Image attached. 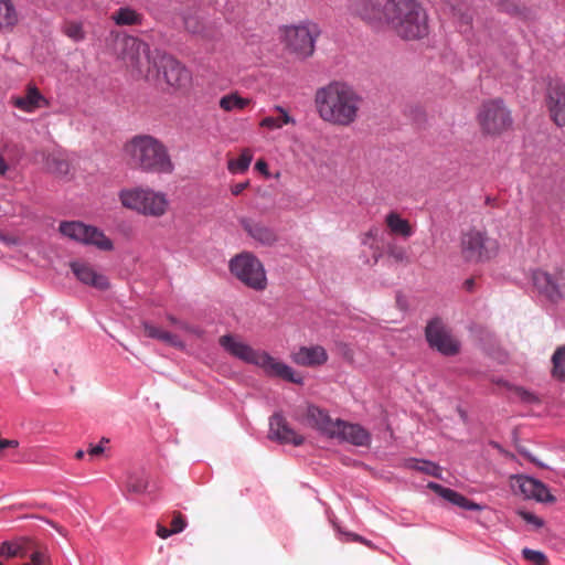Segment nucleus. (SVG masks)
<instances>
[{
    "instance_id": "obj_24",
    "label": "nucleus",
    "mask_w": 565,
    "mask_h": 565,
    "mask_svg": "<svg viewBox=\"0 0 565 565\" xmlns=\"http://www.w3.org/2000/svg\"><path fill=\"white\" fill-rule=\"evenodd\" d=\"M241 223L247 234L262 244L271 245L277 239L276 233L262 222H257L250 218H243Z\"/></svg>"
},
{
    "instance_id": "obj_6",
    "label": "nucleus",
    "mask_w": 565,
    "mask_h": 565,
    "mask_svg": "<svg viewBox=\"0 0 565 565\" xmlns=\"http://www.w3.org/2000/svg\"><path fill=\"white\" fill-rule=\"evenodd\" d=\"M118 200L125 209L152 217L166 214L169 205L164 193L143 186L120 190Z\"/></svg>"
},
{
    "instance_id": "obj_14",
    "label": "nucleus",
    "mask_w": 565,
    "mask_h": 565,
    "mask_svg": "<svg viewBox=\"0 0 565 565\" xmlns=\"http://www.w3.org/2000/svg\"><path fill=\"white\" fill-rule=\"evenodd\" d=\"M427 342L430 348L444 355H455L459 352V342L440 319H433L425 329Z\"/></svg>"
},
{
    "instance_id": "obj_2",
    "label": "nucleus",
    "mask_w": 565,
    "mask_h": 565,
    "mask_svg": "<svg viewBox=\"0 0 565 565\" xmlns=\"http://www.w3.org/2000/svg\"><path fill=\"white\" fill-rule=\"evenodd\" d=\"M127 163L142 172L170 174L174 170L166 145L151 135H136L124 146Z\"/></svg>"
},
{
    "instance_id": "obj_4",
    "label": "nucleus",
    "mask_w": 565,
    "mask_h": 565,
    "mask_svg": "<svg viewBox=\"0 0 565 565\" xmlns=\"http://www.w3.org/2000/svg\"><path fill=\"white\" fill-rule=\"evenodd\" d=\"M218 342L230 354L244 362L262 367L269 376H277L295 384H302L303 382V379L295 374L292 369L287 364L276 360L265 351L254 350L252 347L236 340L231 334L222 335Z\"/></svg>"
},
{
    "instance_id": "obj_37",
    "label": "nucleus",
    "mask_w": 565,
    "mask_h": 565,
    "mask_svg": "<svg viewBox=\"0 0 565 565\" xmlns=\"http://www.w3.org/2000/svg\"><path fill=\"white\" fill-rule=\"evenodd\" d=\"M405 466L409 469L418 470L436 478L440 477V467L430 461L408 459L405 462Z\"/></svg>"
},
{
    "instance_id": "obj_34",
    "label": "nucleus",
    "mask_w": 565,
    "mask_h": 565,
    "mask_svg": "<svg viewBox=\"0 0 565 565\" xmlns=\"http://www.w3.org/2000/svg\"><path fill=\"white\" fill-rule=\"evenodd\" d=\"M19 17L12 0H3L0 4V29H12Z\"/></svg>"
},
{
    "instance_id": "obj_16",
    "label": "nucleus",
    "mask_w": 565,
    "mask_h": 565,
    "mask_svg": "<svg viewBox=\"0 0 565 565\" xmlns=\"http://www.w3.org/2000/svg\"><path fill=\"white\" fill-rule=\"evenodd\" d=\"M331 438H337L358 447H369L371 444V434L367 429L359 424H352L341 419H335L334 434Z\"/></svg>"
},
{
    "instance_id": "obj_7",
    "label": "nucleus",
    "mask_w": 565,
    "mask_h": 565,
    "mask_svg": "<svg viewBox=\"0 0 565 565\" xmlns=\"http://www.w3.org/2000/svg\"><path fill=\"white\" fill-rule=\"evenodd\" d=\"M459 247L465 262L479 264L495 257L500 245L486 228L471 226L461 232Z\"/></svg>"
},
{
    "instance_id": "obj_15",
    "label": "nucleus",
    "mask_w": 565,
    "mask_h": 565,
    "mask_svg": "<svg viewBox=\"0 0 565 565\" xmlns=\"http://www.w3.org/2000/svg\"><path fill=\"white\" fill-rule=\"evenodd\" d=\"M348 12L373 28L384 26L385 3L382 0H349Z\"/></svg>"
},
{
    "instance_id": "obj_21",
    "label": "nucleus",
    "mask_w": 565,
    "mask_h": 565,
    "mask_svg": "<svg viewBox=\"0 0 565 565\" xmlns=\"http://www.w3.org/2000/svg\"><path fill=\"white\" fill-rule=\"evenodd\" d=\"M306 424L330 438L334 434L335 420L326 411L315 405L307 407Z\"/></svg>"
},
{
    "instance_id": "obj_18",
    "label": "nucleus",
    "mask_w": 565,
    "mask_h": 565,
    "mask_svg": "<svg viewBox=\"0 0 565 565\" xmlns=\"http://www.w3.org/2000/svg\"><path fill=\"white\" fill-rule=\"evenodd\" d=\"M269 436L281 444H292L294 446H300L305 441V438L297 434L280 414H274L270 417Z\"/></svg>"
},
{
    "instance_id": "obj_5",
    "label": "nucleus",
    "mask_w": 565,
    "mask_h": 565,
    "mask_svg": "<svg viewBox=\"0 0 565 565\" xmlns=\"http://www.w3.org/2000/svg\"><path fill=\"white\" fill-rule=\"evenodd\" d=\"M320 34L321 29L318 23L310 20L279 28V41L284 49L300 60L313 55Z\"/></svg>"
},
{
    "instance_id": "obj_63",
    "label": "nucleus",
    "mask_w": 565,
    "mask_h": 565,
    "mask_svg": "<svg viewBox=\"0 0 565 565\" xmlns=\"http://www.w3.org/2000/svg\"><path fill=\"white\" fill-rule=\"evenodd\" d=\"M564 478H565V473H564Z\"/></svg>"
},
{
    "instance_id": "obj_19",
    "label": "nucleus",
    "mask_w": 565,
    "mask_h": 565,
    "mask_svg": "<svg viewBox=\"0 0 565 565\" xmlns=\"http://www.w3.org/2000/svg\"><path fill=\"white\" fill-rule=\"evenodd\" d=\"M71 268L76 278L85 285L92 286L98 290H105L109 287L107 277L95 271L89 264L73 262L71 263Z\"/></svg>"
},
{
    "instance_id": "obj_61",
    "label": "nucleus",
    "mask_w": 565,
    "mask_h": 565,
    "mask_svg": "<svg viewBox=\"0 0 565 565\" xmlns=\"http://www.w3.org/2000/svg\"><path fill=\"white\" fill-rule=\"evenodd\" d=\"M3 3V0H0V4Z\"/></svg>"
},
{
    "instance_id": "obj_31",
    "label": "nucleus",
    "mask_w": 565,
    "mask_h": 565,
    "mask_svg": "<svg viewBox=\"0 0 565 565\" xmlns=\"http://www.w3.org/2000/svg\"><path fill=\"white\" fill-rule=\"evenodd\" d=\"M143 331L145 334L152 339H158L160 341H163L174 348H183V342L177 337L175 334L164 331L149 322H143Z\"/></svg>"
},
{
    "instance_id": "obj_12",
    "label": "nucleus",
    "mask_w": 565,
    "mask_h": 565,
    "mask_svg": "<svg viewBox=\"0 0 565 565\" xmlns=\"http://www.w3.org/2000/svg\"><path fill=\"white\" fill-rule=\"evenodd\" d=\"M533 286L540 295L553 303L565 300V271L548 273L542 269L533 271Z\"/></svg>"
},
{
    "instance_id": "obj_56",
    "label": "nucleus",
    "mask_w": 565,
    "mask_h": 565,
    "mask_svg": "<svg viewBox=\"0 0 565 565\" xmlns=\"http://www.w3.org/2000/svg\"><path fill=\"white\" fill-rule=\"evenodd\" d=\"M189 332H191V333H193V334H195L198 337H200L201 333H202V331L200 329L193 328V327L190 328Z\"/></svg>"
},
{
    "instance_id": "obj_13",
    "label": "nucleus",
    "mask_w": 565,
    "mask_h": 565,
    "mask_svg": "<svg viewBox=\"0 0 565 565\" xmlns=\"http://www.w3.org/2000/svg\"><path fill=\"white\" fill-rule=\"evenodd\" d=\"M60 232L74 241L94 245L103 250H110L113 248L111 241L102 231L82 222H62L60 224Z\"/></svg>"
},
{
    "instance_id": "obj_47",
    "label": "nucleus",
    "mask_w": 565,
    "mask_h": 565,
    "mask_svg": "<svg viewBox=\"0 0 565 565\" xmlns=\"http://www.w3.org/2000/svg\"><path fill=\"white\" fill-rule=\"evenodd\" d=\"M249 185V182H239L231 188V192L233 195H239L247 186Z\"/></svg>"
},
{
    "instance_id": "obj_27",
    "label": "nucleus",
    "mask_w": 565,
    "mask_h": 565,
    "mask_svg": "<svg viewBox=\"0 0 565 565\" xmlns=\"http://www.w3.org/2000/svg\"><path fill=\"white\" fill-rule=\"evenodd\" d=\"M35 545L39 544L26 537L6 541L0 546V556L7 558L25 557L31 548H35Z\"/></svg>"
},
{
    "instance_id": "obj_26",
    "label": "nucleus",
    "mask_w": 565,
    "mask_h": 565,
    "mask_svg": "<svg viewBox=\"0 0 565 565\" xmlns=\"http://www.w3.org/2000/svg\"><path fill=\"white\" fill-rule=\"evenodd\" d=\"M184 28L188 32L200 36L205 41H217L220 32L213 26L207 25L195 15H188L184 19Z\"/></svg>"
},
{
    "instance_id": "obj_42",
    "label": "nucleus",
    "mask_w": 565,
    "mask_h": 565,
    "mask_svg": "<svg viewBox=\"0 0 565 565\" xmlns=\"http://www.w3.org/2000/svg\"><path fill=\"white\" fill-rule=\"evenodd\" d=\"M387 254L397 263H408V256L404 247L395 244L387 246Z\"/></svg>"
},
{
    "instance_id": "obj_1",
    "label": "nucleus",
    "mask_w": 565,
    "mask_h": 565,
    "mask_svg": "<svg viewBox=\"0 0 565 565\" xmlns=\"http://www.w3.org/2000/svg\"><path fill=\"white\" fill-rule=\"evenodd\" d=\"M315 105L322 121L347 128L358 120L363 98L350 84L332 81L317 89Z\"/></svg>"
},
{
    "instance_id": "obj_41",
    "label": "nucleus",
    "mask_w": 565,
    "mask_h": 565,
    "mask_svg": "<svg viewBox=\"0 0 565 565\" xmlns=\"http://www.w3.org/2000/svg\"><path fill=\"white\" fill-rule=\"evenodd\" d=\"M64 33L71 40L75 42L83 41L85 39V32L83 25L78 22H67L64 25Z\"/></svg>"
},
{
    "instance_id": "obj_43",
    "label": "nucleus",
    "mask_w": 565,
    "mask_h": 565,
    "mask_svg": "<svg viewBox=\"0 0 565 565\" xmlns=\"http://www.w3.org/2000/svg\"><path fill=\"white\" fill-rule=\"evenodd\" d=\"M186 526V521L181 512L172 513L171 530L174 534L182 532Z\"/></svg>"
},
{
    "instance_id": "obj_17",
    "label": "nucleus",
    "mask_w": 565,
    "mask_h": 565,
    "mask_svg": "<svg viewBox=\"0 0 565 565\" xmlns=\"http://www.w3.org/2000/svg\"><path fill=\"white\" fill-rule=\"evenodd\" d=\"M513 488L519 490L526 499H534L539 502L555 501V497L551 494L543 482L527 476L515 477Z\"/></svg>"
},
{
    "instance_id": "obj_22",
    "label": "nucleus",
    "mask_w": 565,
    "mask_h": 565,
    "mask_svg": "<svg viewBox=\"0 0 565 565\" xmlns=\"http://www.w3.org/2000/svg\"><path fill=\"white\" fill-rule=\"evenodd\" d=\"M292 361L301 366H318L322 365L328 360V353L321 345L300 347L298 351L292 353Z\"/></svg>"
},
{
    "instance_id": "obj_46",
    "label": "nucleus",
    "mask_w": 565,
    "mask_h": 565,
    "mask_svg": "<svg viewBox=\"0 0 565 565\" xmlns=\"http://www.w3.org/2000/svg\"><path fill=\"white\" fill-rule=\"evenodd\" d=\"M157 535L161 539H168L169 536H171L172 534H174L172 532L171 529H167L164 525H162L161 523H158L157 524V531H156Z\"/></svg>"
},
{
    "instance_id": "obj_35",
    "label": "nucleus",
    "mask_w": 565,
    "mask_h": 565,
    "mask_svg": "<svg viewBox=\"0 0 565 565\" xmlns=\"http://www.w3.org/2000/svg\"><path fill=\"white\" fill-rule=\"evenodd\" d=\"M250 103L252 100L249 98H244L237 93H231L221 97L218 104L224 111H233L243 110L249 106Z\"/></svg>"
},
{
    "instance_id": "obj_29",
    "label": "nucleus",
    "mask_w": 565,
    "mask_h": 565,
    "mask_svg": "<svg viewBox=\"0 0 565 565\" xmlns=\"http://www.w3.org/2000/svg\"><path fill=\"white\" fill-rule=\"evenodd\" d=\"M385 224L393 235H399L404 238H408L414 234L409 222L405 218H402V216L396 212H390L386 215Z\"/></svg>"
},
{
    "instance_id": "obj_10",
    "label": "nucleus",
    "mask_w": 565,
    "mask_h": 565,
    "mask_svg": "<svg viewBox=\"0 0 565 565\" xmlns=\"http://www.w3.org/2000/svg\"><path fill=\"white\" fill-rule=\"evenodd\" d=\"M122 58L138 75L146 78L154 75V61L151 60L149 45L141 40L127 36L124 40Z\"/></svg>"
},
{
    "instance_id": "obj_11",
    "label": "nucleus",
    "mask_w": 565,
    "mask_h": 565,
    "mask_svg": "<svg viewBox=\"0 0 565 565\" xmlns=\"http://www.w3.org/2000/svg\"><path fill=\"white\" fill-rule=\"evenodd\" d=\"M154 76L162 74L163 81L177 90H183L191 85V73L174 57L170 55H160L154 60Z\"/></svg>"
},
{
    "instance_id": "obj_55",
    "label": "nucleus",
    "mask_w": 565,
    "mask_h": 565,
    "mask_svg": "<svg viewBox=\"0 0 565 565\" xmlns=\"http://www.w3.org/2000/svg\"><path fill=\"white\" fill-rule=\"evenodd\" d=\"M178 327H179V328H181V329H182V330H184V331H188V332H189V330H190V328H191L188 323L182 322V321H180V323H179V326H178Z\"/></svg>"
},
{
    "instance_id": "obj_50",
    "label": "nucleus",
    "mask_w": 565,
    "mask_h": 565,
    "mask_svg": "<svg viewBox=\"0 0 565 565\" xmlns=\"http://www.w3.org/2000/svg\"><path fill=\"white\" fill-rule=\"evenodd\" d=\"M7 171H8V164H7L6 160L3 159V157L0 154V175L6 174Z\"/></svg>"
},
{
    "instance_id": "obj_52",
    "label": "nucleus",
    "mask_w": 565,
    "mask_h": 565,
    "mask_svg": "<svg viewBox=\"0 0 565 565\" xmlns=\"http://www.w3.org/2000/svg\"><path fill=\"white\" fill-rule=\"evenodd\" d=\"M255 168L259 171H266L267 170V163L263 160H258L255 164Z\"/></svg>"
},
{
    "instance_id": "obj_38",
    "label": "nucleus",
    "mask_w": 565,
    "mask_h": 565,
    "mask_svg": "<svg viewBox=\"0 0 565 565\" xmlns=\"http://www.w3.org/2000/svg\"><path fill=\"white\" fill-rule=\"evenodd\" d=\"M552 375L557 380L565 381V344L556 349L552 356Z\"/></svg>"
},
{
    "instance_id": "obj_9",
    "label": "nucleus",
    "mask_w": 565,
    "mask_h": 565,
    "mask_svg": "<svg viewBox=\"0 0 565 565\" xmlns=\"http://www.w3.org/2000/svg\"><path fill=\"white\" fill-rule=\"evenodd\" d=\"M231 273L244 285L255 290H264L267 278L263 264L250 253H243L230 262Z\"/></svg>"
},
{
    "instance_id": "obj_30",
    "label": "nucleus",
    "mask_w": 565,
    "mask_h": 565,
    "mask_svg": "<svg viewBox=\"0 0 565 565\" xmlns=\"http://www.w3.org/2000/svg\"><path fill=\"white\" fill-rule=\"evenodd\" d=\"M111 20L119 26L140 25L143 15L130 7H120L111 14Z\"/></svg>"
},
{
    "instance_id": "obj_40",
    "label": "nucleus",
    "mask_w": 565,
    "mask_h": 565,
    "mask_svg": "<svg viewBox=\"0 0 565 565\" xmlns=\"http://www.w3.org/2000/svg\"><path fill=\"white\" fill-rule=\"evenodd\" d=\"M522 555L532 565H550L546 555L541 551L525 547L522 550Z\"/></svg>"
},
{
    "instance_id": "obj_57",
    "label": "nucleus",
    "mask_w": 565,
    "mask_h": 565,
    "mask_svg": "<svg viewBox=\"0 0 565 565\" xmlns=\"http://www.w3.org/2000/svg\"><path fill=\"white\" fill-rule=\"evenodd\" d=\"M85 456V451L84 450H77L76 454H75V458L76 459H83Z\"/></svg>"
},
{
    "instance_id": "obj_39",
    "label": "nucleus",
    "mask_w": 565,
    "mask_h": 565,
    "mask_svg": "<svg viewBox=\"0 0 565 565\" xmlns=\"http://www.w3.org/2000/svg\"><path fill=\"white\" fill-rule=\"evenodd\" d=\"M51 557L46 547L35 545V548L30 554V561L22 565H49Z\"/></svg>"
},
{
    "instance_id": "obj_44",
    "label": "nucleus",
    "mask_w": 565,
    "mask_h": 565,
    "mask_svg": "<svg viewBox=\"0 0 565 565\" xmlns=\"http://www.w3.org/2000/svg\"><path fill=\"white\" fill-rule=\"evenodd\" d=\"M519 514L526 523L532 524L534 527L540 529L543 526V520L533 513L527 511H520Z\"/></svg>"
},
{
    "instance_id": "obj_3",
    "label": "nucleus",
    "mask_w": 565,
    "mask_h": 565,
    "mask_svg": "<svg viewBox=\"0 0 565 565\" xmlns=\"http://www.w3.org/2000/svg\"><path fill=\"white\" fill-rule=\"evenodd\" d=\"M384 26L405 41L428 35L426 10L416 0H386Z\"/></svg>"
},
{
    "instance_id": "obj_49",
    "label": "nucleus",
    "mask_w": 565,
    "mask_h": 565,
    "mask_svg": "<svg viewBox=\"0 0 565 565\" xmlns=\"http://www.w3.org/2000/svg\"><path fill=\"white\" fill-rule=\"evenodd\" d=\"M377 228H371L366 234H365V237L363 239V244H367V239L369 238H375L376 235H377Z\"/></svg>"
},
{
    "instance_id": "obj_51",
    "label": "nucleus",
    "mask_w": 565,
    "mask_h": 565,
    "mask_svg": "<svg viewBox=\"0 0 565 565\" xmlns=\"http://www.w3.org/2000/svg\"><path fill=\"white\" fill-rule=\"evenodd\" d=\"M61 535L66 536V530L52 521H47Z\"/></svg>"
},
{
    "instance_id": "obj_59",
    "label": "nucleus",
    "mask_w": 565,
    "mask_h": 565,
    "mask_svg": "<svg viewBox=\"0 0 565 565\" xmlns=\"http://www.w3.org/2000/svg\"><path fill=\"white\" fill-rule=\"evenodd\" d=\"M462 19H463V21H465V23H466V24H470V22H471V17H468V15L466 17V15H465Z\"/></svg>"
},
{
    "instance_id": "obj_8",
    "label": "nucleus",
    "mask_w": 565,
    "mask_h": 565,
    "mask_svg": "<svg viewBox=\"0 0 565 565\" xmlns=\"http://www.w3.org/2000/svg\"><path fill=\"white\" fill-rule=\"evenodd\" d=\"M476 121L481 134L490 137H499L513 126L512 113L501 98L482 102Z\"/></svg>"
},
{
    "instance_id": "obj_23",
    "label": "nucleus",
    "mask_w": 565,
    "mask_h": 565,
    "mask_svg": "<svg viewBox=\"0 0 565 565\" xmlns=\"http://www.w3.org/2000/svg\"><path fill=\"white\" fill-rule=\"evenodd\" d=\"M430 490H433L435 493H437L439 497L444 498L445 500L451 502L452 504L462 508L465 510H471V511H480L482 508L476 502L470 501L465 495L456 492L455 490H451L449 488H445L438 483L429 482L427 486Z\"/></svg>"
},
{
    "instance_id": "obj_53",
    "label": "nucleus",
    "mask_w": 565,
    "mask_h": 565,
    "mask_svg": "<svg viewBox=\"0 0 565 565\" xmlns=\"http://www.w3.org/2000/svg\"><path fill=\"white\" fill-rule=\"evenodd\" d=\"M167 319H168V321H169L170 323H172V324L179 326V323H180V320H178V319H177L174 316H172V315H168V316H167Z\"/></svg>"
},
{
    "instance_id": "obj_58",
    "label": "nucleus",
    "mask_w": 565,
    "mask_h": 565,
    "mask_svg": "<svg viewBox=\"0 0 565 565\" xmlns=\"http://www.w3.org/2000/svg\"><path fill=\"white\" fill-rule=\"evenodd\" d=\"M353 539H354V541L363 542V543H365V544H367V545H369V543H367V542H365L364 540H362V537H361V536H359V535H354V536H353Z\"/></svg>"
},
{
    "instance_id": "obj_32",
    "label": "nucleus",
    "mask_w": 565,
    "mask_h": 565,
    "mask_svg": "<svg viewBox=\"0 0 565 565\" xmlns=\"http://www.w3.org/2000/svg\"><path fill=\"white\" fill-rule=\"evenodd\" d=\"M279 115L277 117L268 116L265 117L259 126L270 130L280 129L285 125L295 124V119L280 106L274 108Z\"/></svg>"
},
{
    "instance_id": "obj_25",
    "label": "nucleus",
    "mask_w": 565,
    "mask_h": 565,
    "mask_svg": "<svg viewBox=\"0 0 565 565\" xmlns=\"http://www.w3.org/2000/svg\"><path fill=\"white\" fill-rule=\"evenodd\" d=\"M547 107L551 118L559 128H565V90L553 88L548 93Z\"/></svg>"
},
{
    "instance_id": "obj_33",
    "label": "nucleus",
    "mask_w": 565,
    "mask_h": 565,
    "mask_svg": "<svg viewBox=\"0 0 565 565\" xmlns=\"http://www.w3.org/2000/svg\"><path fill=\"white\" fill-rule=\"evenodd\" d=\"M149 486L148 476L143 471H136L128 475L126 490L132 494L146 493Z\"/></svg>"
},
{
    "instance_id": "obj_28",
    "label": "nucleus",
    "mask_w": 565,
    "mask_h": 565,
    "mask_svg": "<svg viewBox=\"0 0 565 565\" xmlns=\"http://www.w3.org/2000/svg\"><path fill=\"white\" fill-rule=\"evenodd\" d=\"M45 167L46 170L56 178H66L71 173V163L67 157L60 151L47 154Z\"/></svg>"
},
{
    "instance_id": "obj_20",
    "label": "nucleus",
    "mask_w": 565,
    "mask_h": 565,
    "mask_svg": "<svg viewBox=\"0 0 565 565\" xmlns=\"http://www.w3.org/2000/svg\"><path fill=\"white\" fill-rule=\"evenodd\" d=\"M10 103L24 113H34L36 109L46 106L47 100L34 85L29 84L25 94L12 96Z\"/></svg>"
},
{
    "instance_id": "obj_45",
    "label": "nucleus",
    "mask_w": 565,
    "mask_h": 565,
    "mask_svg": "<svg viewBox=\"0 0 565 565\" xmlns=\"http://www.w3.org/2000/svg\"><path fill=\"white\" fill-rule=\"evenodd\" d=\"M516 394L522 401H524L526 403H537L539 402V398L533 393L527 392L523 388H518Z\"/></svg>"
},
{
    "instance_id": "obj_60",
    "label": "nucleus",
    "mask_w": 565,
    "mask_h": 565,
    "mask_svg": "<svg viewBox=\"0 0 565 565\" xmlns=\"http://www.w3.org/2000/svg\"><path fill=\"white\" fill-rule=\"evenodd\" d=\"M380 256H381V253H375L374 254V263H377Z\"/></svg>"
},
{
    "instance_id": "obj_36",
    "label": "nucleus",
    "mask_w": 565,
    "mask_h": 565,
    "mask_svg": "<svg viewBox=\"0 0 565 565\" xmlns=\"http://www.w3.org/2000/svg\"><path fill=\"white\" fill-rule=\"evenodd\" d=\"M253 152L249 149H244L237 159H231L227 162V169L232 173L245 172L252 162Z\"/></svg>"
},
{
    "instance_id": "obj_62",
    "label": "nucleus",
    "mask_w": 565,
    "mask_h": 565,
    "mask_svg": "<svg viewBox=\"0 0 565 565\" xmlns=\"http://www.w3.org/2000/svg\"><path fill=\"white\" fill-rule=\"evenodd\" d=\"M0 565H3V564L0 562Z\"/></svg>"
},
{
    "instance_id": "obj_54",
    "label": "nucleus",
    "mask_w": 565,
    "mask_h": 565,
    "mask_svg": "<svg viewBox=\"0 0 565 565\" xmlns=\"http://www.w3.org/2000/svg\"><path fill=\"white\" fill-rule=\"evenodd\" d=\"M473 285H475V280L473 279H468V280L465 281V286H466L467 290H472Z\"/></svg>"
},
{
    "instance_id": "obj_48",
    "label": "nucleus",
    "mask_w": 565,
    "mask_h": 565,
    "mask_svg": "<svg viewBox=\"0 0 565 565\" xmlns=\"http://www.w3.org/2000/svg\"><path fill=\"white\" fill-rule=\"evenodd\" d=\"M103 452H104V447L102 445H96V446L90 445L89 448L87 449V454L90 457L100 456Z\"/></svg>"
}]
</instances>
